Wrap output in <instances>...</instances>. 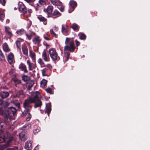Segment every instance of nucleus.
Masks as SVG:
<instances>
[{
  "label": "nucleus",
  "instance_id": "f257e3e1",
  "mask_svg": "<svg viewBox=\"0 0 150 150\" xmlns=\"http://www.w3.org/2000/svg\"><path fill=\"white\" fill-rule=\"evenodd\" d=\"M32 96V97L25 100L23 103V107L25 108L24 113H28L30 111L32 108L30 105L31 103H35L34 105L35 108L40 107L42 105V102L39 99L41 98V96L38 91L33 93Z\"/></svg>",
  "mask_w": 150,
  "mask_h": 150
},
{
  "label": "nucleus",
  "instance_id": "f03ea898",
  "mask_svg": "<svg viewBox=\"0 0 150 150\" xmlns=\"http://www.w3.org/2000/svg\"><path fill=\"white\" fill-rule=\"evenodd\" d=\"M16 112L15 108L13 107H10L8 108L7 113L4 115V119L5 121L9 122L11 119H13V116Z\"/></svg>",
  "mask_w": 150,
  "mask_h": 150
},
{
  "label": "nucleus",
  "instance_id": "7ed1b4c3",
  "mask_svg": "<svg viewBox=\"0 0 150 150\" xmlns=\"http://www.w3.org/2000/svg\"><path fill=\"white\" fill-rule=\"evenodd\" d=\"M50 56L52 60L54 61L59 60L60 59L55 49L51 48L49 50Z\"/></svg>",
  "mask_w": 150,
  "mask_h": 150
},
{
  "label": "nucleus",
  "instance_id": "20e7f679",
  "mask_svg": "<svg viewBox=\"0 0 150 150\" xmlns=\"http://www.w3.org/2000/svg\"><path fill=\"white\" fill-rule=\"evenodd\" d=\"M75 49L74 45V42L73 41L69 42V44L66 45L64 48L65 52L66 51H69L70 52H73L74 51Z\"/></svg>",
  "mask_w": 150,
  "mask_h": 150
},
{
  "label": "nucleus",
  "instance_id": "39448f33",
  "mask_svg": "<svg viewBox=\"0 0 150 150\" xmlns=\"http://www.w3.org/2000/svg\"><path fill=\"white\" fill-rule=\"evenodd\" d=\"M12 81L14 82L16 87L20 88L22 86L21 81L16 78L12 79Z\"/></svg>",
  "mask_w": 150,
  "mask_h": 150
},
{
  "label": "nucleus",
  "instance_id": "423d86ee",
  "mask_svg": "<svg viewBox=\"0 0 150 150\" xmlns=\"http://www.w3.org/2000/svg\"><path fill=\"white\" fill-rule=\"evenodd\" d=\"M18 5L19 6L18 9L20 11H22L23 13H26V8L23 3L21 2H19Z\"/></svg>",
  "mask_w": 150,
  "mask_h": 150
},
{
  "label": "nucleus",
  "instance_id": "0eeeda50",
  "mask_svg": "<svg viewBox=\"0 0 150 150\" xmlns=\"http://www.w3.org/2000/svg\"><path fill=\"white\" fill-rule=\"evenodd\" d=\"M42 57L43 59L45 62H49L50 60V57L47 55L45 50H44L42 54Z\"/></svg>",
  "mask_w": 150,
  "mask_h": 150
},
{
  "label": "nucleus",
  "instance_id": "6e6552de",
  "mask_svg": "<svg viewBox=\"0 0 150 150\" xmlns=\"http://www.w3.org/2000/svg\"><path fill=\"white\" fill-rule=\"evenodd\" d=\"M27 63L28 65L29 69L30 70H32L33 69H35L36 67V65L35 63H32L30 62L29 60H28L27 61Z\"/></svg>",
  "mask_w": 150,
  "mask_h": 150
},
{
  "label": "nucleus",
  "instance_id": "1a4fd4ad",
  "mask_svg": "<svg viewBox=\"0 0 150 150\" xmlns=\"http://www.w3.org/2000/svg\"><path fill=\"white\" fill-rule=\"evenodd\" d=\"M51 110V104L50 103H48L46 104V109H45V112L47 113L48 116H49V114Z\"/></svg>",
  "mask_w": 150,
  "mask_h": 150
},
{
  "label": "nucleus",
  "instance_id": "9d476101",
  "mask_svg": "<svg viewBox=\"0 0 150 150\" xmlns=\"http://www.w3.org/2000/svg\"><path fill=\"white\" fill-rule=\"evenodd\" d=\"M5 28L6 34L10 37H11L13 35L10 28L8 27L5 26Z\"/></svg>",
  "mask_w": 150,
  "mask_h": 150
},
{
  "label": "nucleus",
  "instance_id": "9b49d317",
  "mask_svg": "<svg viewBox=\"0 0 150 150\" xmlns=\"http://www.w3.org/2000/svg\"><path fill=\"white\" fill-rule=\"evenodd\" d=\"M25 148L28 150H31L32 149L31 143L30 141H27L25 143Z\"/></svg>",
  "mask_w": 150,
  "mask_h": 150
},
{
  "label": "nucleus",
  "instance_id": "f8f14e48",
  "mask_svg": "<svg viewBox=\"0 0 150 150\" xmlns=\"http://www.w3.org/2000/svg\"><path fill=\"white\" fill-rule=\"evenodd\" d=\"M19 68L22 71H24L25 73L28 72V71L26 69V66L23 63H21L20 64L19 66Z\"/></svg>",
  "mask_w": 150,
  "mask_h": 150
},
{
  "label": "nucleus",
  "instance_id": "ddd939ff",
  "mask_svg": "<svg viewBox=\"0 0 150 150\" xmlns=\"http://www.w3.org/2000/svg\"><path fill=\"white\" fill-rule=\"evenodd\" d=\"M51 3L53 5L57 6H61L62 3L58 0H50Z\"/></svg>",
  "mask_w": 150,
  "mask_h": 150
},
{
  "label": "nucleus",
  "instance_id": "4468645a",
  "mask_svg": "<svg viewBox=\"0 0 150 150\" xmlns=\"http://www.w3.org/2000/svg\"><path fill=\"white\" fill-rule=\"evenodd\" d=\"M68 27L66 25H62V31L64 34L66 35L68 32Z\"/></svg>",
  "mask_w": 150,
  "mask_h": 150
},
{
  "label": "nucleus",
  "instance_id": "2eb2a0df",
  "mask_svg": "<svg viewBox=\"0 0 150 150\" xmlns=\"http://www.w3.org/2000/svg\"><path fill=\"white\" fill-rule=\"evenodd\" d=\"M2 46L3 50L5 52H8L10 51V49L6 43H4L2 45Z\"/></svg>",
  "mask_w": 150,
  "mask_h": 150
},
{
  "label": "nucleus",
  "instance_id": "dca6fc26",
  "mask_svg": "<svg viewBox=\"0 0 150 150\" xmlns=\"http://www.w3.org/2000/svg\"><path fill=\"white\" fill-rule=\"evenodd\" d=\"M13 59V55L12 53H10L7 56V60L8 62L11 64L12 63Z\"/></svg>",
  "mask_w": 150,
  "mask_h": 150
},
{
  "label": "nucleus",
  "instance_id": "f3484780",
  "mask_svg": "<svg viewBox=\"0 0 150 150\" xmlns=\"http://www.w3.org/2000/svg\"><path fill=\"white\" fill-rule=\"evenodd\" d=\"M19 139L22 141L25 140L26 139V136L25 135V132H22L19 134Z\"/></svg>",
  "mask_w": 150,
  "mask_h": 150
},
{
  "label": "nucleus",
  "instance_id": "a211bd4d",
  "mask_svg": "<svg viewBox=\"0 0 150 150\" xmlns=\"http://www.w3.org/2000/svg\"><path fill=\"white\" fill-rule=\"evenodd\" d=\"M9 93L7 92L1 91L0 93V96L2 98H6L9 96Z\"/></svg>",
  "mask_w": 150,
  "mask_h": 150
},
{
  "label": "nucleus",
  "instance_id": "6ab92c4d",
  "mask_svg": "<svg viewBox=\"0 0 150 150\" xmlns=\"http://www.w3.org/2000/svg\"><path fill=\"white\" fill-rule=\"evenodd\" d=\"M23 95V92L22 90L19 91L17 93L13 95L14 98H19L21 96Z\"/></svg>",
  "mask_w": 150,
  "mask_h": 150
},
{
  "label": "nucleus",
  "instance_id": "aec40b11",
  "mask_svg": "<svg viewBox=\"0 0 150 150\" xmlns=\"http://www.w3.org/2000/svg\"><path fill=\"white\" fill-rule=\"evenodd\" d=\"M69 4L73 9L72 11H74V8L77 6V5L76 2L74 1H70L69 2Z\"/></svg>",
  "mask_w": 150,
  "mask_h": 150
},
{
  "label": "nucleus",
  "instance_id": "412c9836",
  "mask_svg": "<svg viewBox=\"0 0 150 150\" xmlns=\"http://www.w3.org/2000/svg\"><path fill=\"white\" fill-rule=\"evenodd\" d=\"M22 50L23 54L27 55L28 54V49L27 47L25 45H22Z\"/></svg>",
  "mask_w": 150,
  "mask_h": 150
},
{
  "label": "nucleus",
  "instance_id": "4be33fe9",
  "mask_svg": "<svg viewBox=\"0 0 150 150\" xmlns=\"http://www.w3.org/2000/svg\"><path fill=\"white\" fill-rule=\"evenodd\" d=\"M30 56L32 59L33 62L35 63V53L30 51Z\"/></svg>",
  "mask_w": 150,
  "mask_h": 150
},
{
  "label": "nucleus",
  "instance_id": "5701e85b",
  "mask_svg": "<svg viewBox=\"0 0 150 150\" xmlns=\"http://www.w3.org/2000/svg\"><path fill=\"white\" fill-rule=\"evenodd\" d=\"M27 83L28 84L27 85V89L28 90H29L33 85L34 84V82L32 81H28Z\"/></svg>",
  "mask_w": 150,
  "mask_h": 150
},
{
  "label": "nucleus",
  "instance_id": "b1692460",
  "mask_svg": "<svg viewBox=\"0 0 150 150\" xmlns=\"http://www.w3.org/2000/svg\"><path fill=\"white\" fill-rule=\"evenodd\" d=\"M47 68L45 67L44 68L41 70L42 75L43 76H47V73L48 71Z\"/></svg>",
  "mask_w": 150,
  "mask_h": 150
},
{
  "label": "nucleus",
  "instance_id": "393cba45",
  "mask_svg": "<svg viewBox=\"0 0 150 150\" xmlns=\"http://www.w3.org/2000/svg\"><path fill=\"white\" fill-rule=\"evenodd\" d=\"M38 19L40 21H42L44 23V24L46 25L47 24V19L44 17L41 16L38 17Z\"/></svg>",
  "mask_w": 150,
  "mask_h": 150
},
{
  "label": "nucleus",
  "instance_id": "a878e982",
  "mask_svg": "<svg viewBox=\"0 0 150 150\" xmlns=\"http://www.w3.org/2000/svg\"><path fill=\"white\" fill-rule=\"evenodd\" d=\"M41 40L39 39V37H36L33 40V42L35 44H39Z\"/></svg>",
  "mask_w": 150,
  "mask_h": 150
},
{
  "label": "nucleus",
  "instance_id": "bb28decb",
  "mask_svg": "<svg viewBox=\"0 0 150 150\" xmlns=\"http://www.w3.org/2000/svg\"><path fill=\"white\" fill-rule=\"evenodd\" d=\"M69 53L68 52H65V57H64V60L65 62L67 61L69 59Z\"/></svg>",
  "mask_w": 150,
  "mask_h": 150
},
{
  "label": "nucleus",
  "instance_id": "cd10ccee",
  "mask_svg": "<svg viewBox=\"0 0 150 150\" xmlns=\"http://www.w3.org/2000/svg\"><path fill=\"white\" fill-rule=\"evenodd\" d=\"M72 28L74 31H78L79 29L78 25L75 23L73 24Z\"/></svg>",
  "mask_w": 150,
  "mask_h": 150
},
{
  "label": "nucleus",
  "instance_id": "c85d7f7f",
  "mask_svg": "<svg viewBox=\"0 0 150 150\" xmlns=\"http://www.w3.org/2000/svg\"><path fill=\"white\" fill-rule=\"evenodd\" d=\"M53 9V7L52 6H49L47 9V11L48 14L52 13Z\"/></svg>",
  "mask_w": 150,
  "mask_h": 150
},
{
  "label": "nucleus",
  "instance_id": "c756f323",
  "mask_svg": "<svg viewBox=\"0 0 150 150\" xmlns=\"http://www.w3.org/2000/svg\"><path fill=\"white\" fill-rule=\"evenodd\" d=\"M52 16H58L61 15L60 13L57 10H56L54 11V12L52 13Z\"/></svg>",
  "mask_w": 150,
  "mask_h": 150
},
{
  "label": "nucleus",
  "instance_id": "7c9ffc66",
  "mask_svg": "<svg viewBox=\"0 0 150 150\" xmlns=\"http://www.w3.org/2000/svg\"><path fill=\"white\" fill-rule=\"evenodd\" d=\"M22 40L21 39H18L16 41V43L17 47L20 48L21 46V42Z\"/></svg>",
  "mask_w": 150,
  "mask_h": 150
},
{
  "label": "nucleus",
  "instance_id": "2f4dec72",
  "mask_svg": "<svg viewBox=\"0 0 150 150\" xmlns=\"http://www.w3.org/2000/svg\"><path fill=\"white\" fill-rule=\"evenodd\" d=\"M3 102L2 100H0V112L3 113L4 111Z\"/></svg>",
  "mask_w": 150,
  "mask_h": 150
},
{
  "label": "nucleus",
  "instance_id": "473e14b6",
  "mask_svg": "<svg viewBox=\"0 0 150 150\" xmlns=\"http://www.w3.org/2000/svg\"><path fill=\"white\" fill-rule=\"evenodd\" d=\"M9 136H5L4 135L3 137H0V143H2L5 141V139H7Z\"/></svg>",
  "mask_w": 150,
  "mask_h": 150
},
{
  "label": "nucleus",
  "instance_id": "72a5a7b5",
  "mask_svg": "<svg viewBox=\"0 0 150 150\" xmlns=\"http://www.w3.org/2000/svg\"><path fill=\"white\" fill-rule=\"evenodd\" d=\"M5 15L4 12L0 11V20L2 22L4 20V18Z\"/></svg>",
  "mask_w": 150,
  "mask_h": 150
},
{
  "label": "nucleus",
  "instance_id": "f704fd0d",
  "mask_svg": "<svg viewBox=\"0 0 150 150\" xmlns=\"http://www.w3.org/2000/svg\"><path fill=\"white\" fill-rule=\"evenodd\" d=\"M16 33L19 35H21L24 33L25 30L23 29H21L17 30Z\"/></svg>",
  "mask_w": 150,
  "mask_h": 150
},
{
  "label": "nucleus",
  "instance_id": "c9c22d12",
  "mask_svg": "<svg viewBox=\"0 0 150 150\" xmlns=\"http://www.w3.org/2000/svg\"><path fill=\"white\" fill-rule=\"evenodd\" d=\"M0 59L1 61H4L5 60V57L3 54L1 50H0Z\"/></svg>",
  "mask_w": 150,
  "mask_h": 150
},
{
  "label": "nucleus",
  "instance_id": "e433bc0d",
  "mask_svg": "<svg viewBox=\"0 0 150 150\" xmlns=\"http://www.w3.org/2000/svg\"><path fill=\"white\" fill-rule=\"evenodd\" d=\"M79 38L81 40H83L86 38V35L83 33H79Z\"/></svg>",
  "mask_w": 150,
  "mask_h": 150
},
{
  "label": "nucleus",
  "instance_id": "4c0bfd02",
  "mask_svg": "<svg viewBox=\"0 0 150 150\" xmlns=\"http://www.w3.org/2000/svg\"><path fill=\"white\" fill-rule=\"evenodd\" d=\"M22 79L24 81L26 82L29 80V77L27 76H23L22 77Z\"/></svg>",
  "mask_w": 150,
  "mask_h": 150
},
{
  "label": "nucleus",
  "instance_id": "58836bf2",
  "mask_svg": "<svg viewBox=\"0 0 150 150\" xmlns=\"http://www.w3.org/2000/svg\"><path fill=\"white\" fill-rule=\"evenodd\" d=\"M47 83V81L45 79H43L41 82V84L44 86H45Z\"/></svg>",
  "mask_w": 150,
  "mask_h": 150
},
{
  "label": "nucleus",
  "instance_id": "ea45409f",
  "mask_svg": "<svg viewBox=\"0 0 150 150\" xmlns=\"http://www.w3.org/2000/svg\"><path fill=\"white\" fill-rule=\"evenodd\" d=\"M38 3L40 5H44L46 4V2L44 0H39Z\"/></svg>",
  "mask_w": 150,
  "mask_h": 150
},
{
  "label": "nucleus",
  "instance_id": "a19ab883",
  "mask_svg": "<svg viewBox=\"0 0 150 150\" xmlns=\"http://www.w3.org/2000/svg\"><path fill=\"white\" fill-rule=\"evenodd\" d=\"M45 91L47 93L51 94L53 93V91L51 88H48L45 89Z\"/></svg>",
  "mask_w": 150,
  "mask_h": 150
},
{
  "label": "nucleus",
  "instance_id": "79ce46f5",
  "mask_svg": "<svg viewBox=\"0 0 150 150\" xmlns=\"http://www.w3.org/2000/svg\"><path fill=\"white\" fill-rule=\"evenodd\" d=\"M50 33L51 34H52V35H53V36H54L55 37H57V35L54 32L53 29H50Z\"/></svg>",
  "mask_w": 150,
  "mask_h": 150
},
{
  "label": "nucleus",
  "instance_id": "37998d69",
  "mask_svg": "<svg viewBox=\"0 0 150 150\" xmlns=\"http://www.w3.org/2000/svg\"><path fill=\"white\" fill-rule=\"evenodd\" d=\"M40 128L39 127H38L36 129H35L33 131L34 133L35 134L40 131Z\"/></svg>",
  "mask_w": 150,
  "mask_h": 150
},
{
  "label": "nucleus",
  "instance_id": "c03bdc74",
  "mask_svg": "<svg viewBox=\"0 0 150 150\" xmlns=\"http://www.w3.org/2000/svg\"><path fill=\"white\" fill-rule=\"evenodd\" d=\"M45 66V67L47 68L48 69H51L52 68V66L51 64H47Z\"/></svg>",
  "mask_w": 150,
  "mask_h": 150
},
{
  "label": "nucleus",
  "instance_id": "a18cd8bd",
  "mask_svg": "<svg viewBox=\"0 0 150 150\" xmlns=\"http://www.w3.org/2000/svg\"><path fill=\"white\" fill-rule=\"evenodd\" d=\"M40 7V6L37 3L36 4V5L35 6V8L36 11H38L39 10Z\"/></svg>",
  "mask_w": 150,
  "mask_h": 150
},
{
  "label": "nucleus",
  "instance_id": "49530a36",
  "mask_svg": "<svg viewBox=\"0 0 150 150\" xmlns=\"http://www.w3.org/2000/svg\"><path fill=\"white\" fill-rule=\"evenodd\" d=\"M31 118V115L29 113H28L27 115V117L26 118V120L27 121H29L30 120Z\"/></svg>",
  "mask_w": 150,
  "mask_h": 150
},
{
  "label": "nucleus",
  "instance_id": "de8ad7c7",
  "mask_svg": "<svg viewBox=\"0 0 150 150\" xmlns=\"http://www.w3.org/2000/svg\"><path fill=\"white\" fill-rule=\"evenodd\" d=\"M38 63L40 64H44V62H42V59L41 58H39L38 60Z\"/></svg>",
  "mask_w": 150,
  "mask_h": 150
},
{
  "label": "nucleus",
  "instance_id": "09e8293b",
  "mask_svg": "<svg viewBox=\"0 0 150 150\" xmlns=\"http://www.w3.org/2000/svg\"><path fill=\"white\" fill-rule=\"evenodd\" d=\"M1 0V4L3 6H4L5 5V4L6 3V0Z\"/></svg>",
  "mask_w": 150,
  "mask_h": 150
},
{
  "label": "nucleus",
  "instance_id": "8fccbe9b",
  "mask_svg": "<svg viewBox=\"0 0 150 150\" xmlns=\"http://www.w3.org/2000/svg\"><path fill=\"white\" fill-rule=\"evenodd\" d=\"M31 126V125L30 124H28L25 126V127L26 128V129H28Z\"/></svg>",
  "mask_w": 150,
  "mask_h": 150
},
{
  "label": "nucleus",
  "instance_id": "3c124183",
  "mask_svg": "<svg viewBox=\"0 0 150 150\" xmlns=\"http://www.w3.org/2000/svg\"><path fill=\"white\" fill-rule=\"evenodd\" d=\"M7 150H18V148L17 147H15L13 148L8 149Z\"/></svg>",
  "mask_w": 150,
  "mask_h": 150
},
{
  "label": "nucleus",
  "instance_id": "603ef678",
  "mask_svg": "<svg viewBox=\"0 0 150 150\" xmlns=\"http://www.w3.org/2000/svg\"><path fill=\"white\" fill-rule=\"evenodd\" d=\"M69 40H70L69 38H66V40H65V43L66 44H67L68 43V42H69Z\"/></svg>",
  "mask_w": 150,
  "mask_h": 150
},
{
  "label": "nucleus",
  "instance_id": "864d4df0",
  "mask_svg": "<svg viewBox=\"0 0 150 150\" xmlns=\"http://www.w3.org/2000/svg\"><path fill=\"white\" fill-rule=\"evenodd\" d=\"M25 1L28 3L33 2L34 1L33 0H24Z\"/></svg>",
  "mask_w": 150,
  "mask_h": 150
},
{
  "label": "nucleus",
  "instance_id": "5fc2aeb1",
  "mask_svg": "<svg viewBox=\"0 0 150 150\" xmlns=\"http://www.w3.org/2000/svg\"><path fill=\"white\" fill-rule=\"evenodd\" d=\"M43 37L45 39L47 40H51L50 38L47 37L45 36V35H44Z\"/></svg>",
  "mask_w": 150,
  "mask_h": 150
},
{
  "label": "nucleus",
  "instance_id": "6e6d98bb",
  "mask_svg": "<svg viewBox=\"0 0 150 150\" xmlns=\"http://www.w3.org/2000/svg\"><path fill=\"white\" fill-rule=\"evenodd\" d=\"M26 36L28 37V39L29 40H30L31 39V35H29L27 34H26Z\"/></svg>",
  "mask_w": 150,
  "mask_h": 150
},
{
  "label": "nucleus",
  "instance_id": "4d7b16f0",
  "mask_svg": "<svg viewBox=\"0 0 150 150\" xmlns=\"http://www.w3.org/2000/svg\"><path fill=\"white\" fill-rule=\"evenodd\" d=\"M64 8L63 7H61L60 8V10L61 12H63L64 11Z\"/></svg>",
  "mask_w": 150,
  "mask_h": 150
},
{
  "label": "nucleus",
  "instance_id": "13d9d810",
  "mask_svg": "<svg viewBox=\"0 0 150 150\" xmlns=\"http://www.w3.org/2000/svg\"><path fill=\"white\" fill-rule=\"evenodd\" d=\"M75 41H76V45L77 46L79 45L80 44V42L77 40H76Z\"/></svg>",
  "mask_w": 150,
  "mask_h": 150
},
{
  "label": "nucleus",
  "instance_id": "bf43d9fd",
  "mask_svg": "<svg viewBox=\"0 0 150 150\" xmlns=\"http://www.w3.org/2000/svg\"><path fill=\"white\" fill-rule=\"evenodd\" d=\"M10 142V141H9L7 142V143L6 144V146H8L9 145V144Z\"/></svg>",
  "mask_w": 150,
  "mask_h": 150
},
{
  "label": "nucleus",
  "instance_id": "052dcab7",
  "mask_svg": "<svg viewBox=\"0 0 150 150\" xmlns=\"http://www.w3.org/2000/svg\"><path fill=\"white\" fill-rule=\"evenodd\" d=\"M31 22H30L28 24V25L27 26V28H29L30 26V25H31Z\"/></svg>",
  "mask_w": 150,
  "mask_h": 150
},
{
  "label": "nucleus",
  "instance_id": "680f3d73",
  "mask_svg": "<svg viewBox=\"0 0 150 150\" xmlns=\"http://www.w3.org/2000/svg\"><path fill=\"white\" fill-rule=\"evenodd\" d=\"M54 30L55 31H57L58 30V28L57 27H56V26H55L54 27Z\"/></svg>",
  "mask_w": 150,
  "mask_h": 150
},
{
  "label": "nucleus",
  "instance_id": "e2e57ef3",
  "mask_svg": "<svg viewBox=\"0 0 150 150\" xmlns=\"http://www.w3.org/2000/svg\"><path fill=\"white\" fill-rule=\"evenodd\" d=\"M13 71L14 70H12L11 71H9V73L10 74H12L13 73Z\"/></svg>",
  "mask_w": 150,
  "mask_h": 150
},
{
  "label": "nucleus",
  "instance_id": "0e129e2a",
  "mask_svg": "<svg viewBox=\"0 0 150 150\" xmlns=\"http://www.w3.org/2000/svg\"><path fill=\"white\" fill-rule=\"evenodd\" d=\"M9 22V20L8 19H7L6 21V23H8Z\"/></svg>",
  "mask_w": 150,
  "mask_h": 150
},
{
  "label": "nucleus",
  "instance_id": "69168bd1",
  "mask_svg": "<svg viewBox=\"0 0 150 150\" xmlns=\"http://www.w3.org/2000/svg\"><path fill=\"white\" fill-rule=\"evenodd\" d=\"M1 39H0V45L1 44Z\"/></svg>",
  "mask_w": 150,
  "mask_h": 150
},
{
  "label": "nucleus",
  "instance_id": "338daca9",
  "mask_svg": "<svg viewBox=\"0 0 150 150\" xmlns=\"http://www.w3.org/2000/svg\"><path fill=\"white\" fill-rule=\"evenodd\" d=\"M17 106H19V103L17 104Z\"/></svg>",
  "mask_w": 150,
  "mask_h": 150
},
{
  "label": "nucleus",
  "instance_id": "774afa93",
  "mask_svg": "<svg viewBox=\"0 0 150 150\" xmlns=\"http://www.w3.org/2000/svg\"><path fill=\"white\" fill-rule=\"evenodd\" d=\"M14 9H15V10H16V9H17V8H14Z\"/></svg>",
  "mask_w": 150,
  "mask_h": 150
}]
</instances>
